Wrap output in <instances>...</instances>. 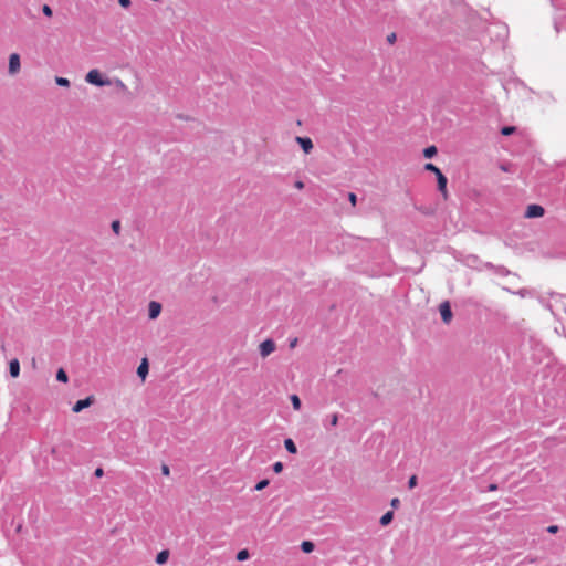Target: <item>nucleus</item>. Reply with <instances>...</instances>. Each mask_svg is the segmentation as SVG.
<instances>
[{
	"mask_svg": "<svg viewBox=\"0 0 566 566\" xmlns=\"http://www.w3.org/2000/svg\"><path fill=\"white\" fill-rule=\"evenodd\" d=\"M85 81L92 85L99 87L108 86L112 83L111 80L104 78L97 69L88 71V73L85 76Z\"/></svg>",
	"mask_w": 566,
	"mask_h": 566,
	"instance_id": "f257e3e1",
	"label": "nucleus"
},
{
	"mask_svg": "<svg viewBox=\"0 0 566 566\" xmlns=\"http://www.w3.org/2000/svg\"><path fill=\"white\" fill-rule=\"evenodd\" d=\"M276 349L275 342L271 338L263 340L259 345V353L262 358H266Z\"/></svg>",
	"mask_w": 566,
	"mask_h": 566,
	"instance_id": "f03ea898",
	"label": "nucleus"
},
{
	"mask_svg": "<svg viewBox=\"0 0 566 566\" xmlns=\"http://www.w3.org/2000/svg\"><path fill=\"white\" fill-rule=\"evenodd\" d=\"M21 69V62H20V55L18 53H12L9 56V65H8V72L10 75H15L20 72Z\"/></svg>",
	"mask_w": 566,
	"mask_h": 566,
	"instance_id": "7ed1b4c3",
	"label": "nucleus"
},
{
	"mask_svg": "<svg viewBox=\"0 0 566 566\" xmlns=\"http://www.w3.org/2000/svg\"><path fill=\"white\" fill-rule=\"evenodd\" d=\"M439 311H440L442 321L446 324H449L452 319V311H451L450 303L448 301L442 302L439 306Z\"/></svg>",
	"mask_w": 566,
	"mask_h": 566,
	"instance_id": "20e7f679",
	"label": "nucleus"
},
{
	"mask_svg": "<svg viewBox=\"0 0 566 566\" xmlns=\"http://www.w3.org/2000/svg\"><path fill=\"white\" fill-rule=\"evenodd\" d=\"M544 208L539 205H530L527 206L526 208V211H525V217L526 218H539V217H543L544 216Z\"/></svg>",
	"mask_w": 566,
	"mask_h": 566,
	"instance_id": "39448f33",
	"label": "nucleus"
},
{
	"mask_svg": "<svg viewBox=\"0 0 566 566\" xmlns=\"http://www.w3.org/2000/svg\"><path fill=\"white\" fill-rule=\"evenodd\" d=\"M94 401V398L92 396L90 397H86L85 399H81V400H77L73 407H72V411L77 413V412H81L83 409L90 407Z\"/></svg>",
	"mask_w": 566,
	"mask_h": 566,
	"instance_id": "423d86ee",
	"label": "nucleus"
},
{
	"mask_svg": "<svg viewBox=\"0 0 566 566\" xmlns=\"http://www.w3.org/2000/svg\"><path fill=\"white\" fill-rule=\"evenodd\" d=\"M161 304L157 301H151L148 304V317L150 319H156L161 313Z\"/></svg>",
	"mask_w": 566,
	"mask_h": 566,
	"instance_id": "0eeeda50",
	"label": "nucleus"
},
{
	"mask_svg": "<svg viewBox=\"0 0 566 566\" xmlns=\"http://www.w3.org/2000/svg\"><path fill=\"white\" fill-rule=\"evenodd\" d=\"M295 140L301 146L305 154H310L311 150L313 149V142L310 137L297 136Z\"/></svg>",
	"mask_w": 566,
	"mask_h": 566,
	"instance_id": "6e6552de",
	"label": "nucleus"
},
{
	"mask_svg": "<svg viewBox=\"0 0 566 566\" xmlns=\"http://www.w3.org/2000/svg\"><path fill=\"white\" fill-rule=\"evenodd\" d=\"M149 371V364L147 358H143L138 368H137V375L142 378L144 381L148 375Z\"/></svg>",
	"mask_w": 566,
	"mask_h": 566,
	"instance_id": "1a4fd4ad",
	"label": "nucleus"
},
{
	"mask_svg": "<svg viewBox=\"0 0 566 566\" xmlns=\"http://www.w3.org/2000/svg\"><path fill=\"white\" fill-rule=\"evenodd\" d=\"M339 415L338 413H332L326 418V421L323 422V426L326 430H329L331 427H336L338 424Z\"/></svg>",
	"mask_w": 566,
	"mask_h": 566,
	"instance_id": "9d476101",
	"label": "nucleus"
},
{
	"mask_svg": "<svg viewBox=\"0 0 566 566\" xmlns=\"http://www.w3.org/2000/svg\"><path fill=\"white\" fill-rule=\"evenodd\" d=\"M9 371L13 378H17L20 375V363L17 358L10 360Z\"/></svg>",
	"mask_w": 566,
	"mask_h": 566,
	"instance_id": "9b49d317",
	"label": "nucleus"
},
{
	"mask_svg": "<svg viewBox=\"0 0 566 566\" xmlns=\"http://www.w3.org/2000/svg\"><path fill=\"white\" fill-rule=\"evenodd\" d=\"M437 180H438V189L439 191L446 196L447 195V178L446 176L441 172L439 175H437Z\"/></svg>",
	"mask_w": 566,
	"mask_h": 566,
	"instance_id": "f8f14e48",
	"label": "nucleus"
},
{
	"mask_svg": "<svg viewBox=\"0 0 566 566\" xmlns=\"http://www.w3.org/2000/svg\"><path fill=\"white\" fill-rule=\"evenodd\" d=\"M168 558H169V551L164 549L157 554L156 563L159 565H163L168 560Z\"/></svg>",
	"mask_w": 566,
	"mask_h": 566,
	"instance_id": "ddd939ff",
	"label": "nucleus"
},
{
	"mask_svg": "<svg viewBox=\"0 0 566 566\" xmlns=\"http://www.w3.org/2000/svg\"><path fill=\"white\" fill-rule=\"evenodd\" d=\"M284 447L287 450V452L295 454L297 452L296 444L291 438H287L284 440Z\"/></svg>",
	"mask_w": 566,
	"mask_h": 566,
	"instance_id": "4468645a",
	"label": "nucleus"
},
{
	"mask_svg": "<svg viewBox=\"0 0 566 566\" xmlns=\"http://www.w3.org/2000/svg\"><path fill=\"white\" fill-rule=\"evenodd\" d=\"M392 517H394V513L391 511L385 513L381 517H380V524L382 526H386L388 525L391 521H392Z\"/></svg>",
	"mask_w": 566,
	"mask_h": 566,
	"instance_id": "2eb2a0df",
	"label": "nucleus"
},
{
	"mask_svg": "<svg viewBox=\"0 0 566 566\" xmlns=\"http://www.w3.org/2000/svg\"><path fill=\"white\" fill-rule=\"evenodd\" d=\"M301 548L304 553H311L314 551V544L310 541H304L301 544Z\"/></svg>",
	"mask_w": 566,
	"mask_h": 566,
	"instance_id": "dca6fc26",
	"label": "nucleus"
},
{
	"mask_svg": "<svg viewBox=\"0 0 566 566\" xmlns=\"http://www.w3.org/2000/svg\"><path fill=\"white\" fill-rule=\"evenodd\" d=\"M56 379L61 382H67L69 381V377H67V374L65 373V370L63 368H60L56 373Z\"/></svg>",
	"mask_w": 566,
	"mask_h": 566,
	"instance_id": "f3484780",
	"label": "nucleus"
},
{
	"mask_svg": "<svg viewBox=\"0 0 566 566\" xmlns=\"http://www.w3.org/2000/svg\"><path fill=\"white\" fill-rule=\"evenodd\" d=\"M290 399H291V402H292L293 408H294L295 410H300V409H301V406H302L300 397H298L297 395H292V396L290 397Z\"/></svg>",
	"mask_w": 566,
	"mask_h": 566,
	"instance_id": "a211bd4d",
	"label": "nucleus"
},
{
	"mask_svg": "<svg viewBox=\"0 0 566 566\" xmlns=\"http://www.w3.org/2000/svg\"><path fill=\"white\" fill-rule=\"evenodd\" d=\"M249 556H250V554H249L248 549H241L237 554V560L244 562L249 558Z\"/></svg>",
	"mask_w": 566,
	"mask_h": 566,
	"instance_id": "6ab92c4d",
	"label": "nucleus"
},
{
	"mask_svg": "<svg viewBox=\"0 0 566 566\" xmlns=\"http://www.w3.org/2000/svg\"><path fill=\"white\" fill-rule=\"evenodd\" d=\"M436 154H437V148L434 146L427 147L423 150V155L426 158H431Z\"/></svg>",
	"mask_w": 566,
	"mask_h": 566,
	"instance_id": "aec40b11",
	"label": "nucleus"
},
{
	"mask_svg": "<svg viewBox=\"0 0 566 566\" xmlns=\"http://www.w3.org/2000/svg\"><path fill=\"white\" fill-rule=\"evenodd\" d=\"M424 169L433 172L436 176L441 174V170L431 163L426 164Z\"/></svg>",
	"mask_w": 566,
	"mask_h": 566,
	"instance_id": "412c9836",
	"label": "nucleus"
},
{
	"mask_svg": "<svg viewBox=\"0 0 566 566\" xmlns=\"http://www.w3.org/2000/svg\"><path fill=\"white\" fill-rule=\"evenodd\" d=\"M112 227V230L113 232L116 234V235H119L120 233V221L119 220H114L111 224Z\"/></svg>",
	"mask_w": 566,
	"mask_h": 566,
	"instance_id": "4be33fe9",
	"label": "nucleus"
},
{
	"mask_svg": "<svg viewBox=\"0 0 566 566\" xmlns=\"http://www.w3.org/2000/svg\"><path fill=\"white\" fill-rule=\"evenodd\" d=\"M55 83L59 85V86H63V87H69L70 86V81L65 77H55Z\"/></svg>",
	"mask_w": 566,
	"mask_h": 566,
	"instance_id": "5701e85b",
	"label": "nucleus"
},
{
	"mask_svg": "<svg viewBox=\"0 0 566 566\" xmlns=\"http://www.w3.org/2000/svg\"><path fill=\"white\" fill-rule=\"evenodd\" d=\"M268 485H269V480L264 479V480L259 481V482L255 484L254 490H255V491H262V490H263V489H265Z\"/></svg>",
	"mask_w": 566,
	"mask_h": 566,
	"instance_id": "b1692460",
	"label": "nucleus"
},
{
	"mask_svg": "<svg viewBox=\"0 0 566 566\" xmlns=\"http://www.w3.org/2000/svg\"><path fill=\"white\" fill-rule=\"evenodd\" d=\"M515 130V127L513 126H505L502 128L501 133L504 136L511 135Z\"/></svg>",
	"mask_w": 566,
	"mask_h": 566,
	"instance_id": "393cba45",
	"label": "nucleus"
},
{
	"mask_svg": "<svg viewBox=\"0 0 566 566\" xmlns=\"http://www.w3.org/2000/svg\"><path fill=\"white\" fill-rule=\"evenodd\" d=\"M42 12H43L44 15H46L49 18L52 17V14H53L51 7L48 6V4H44L42 7Z\"/></svg>",
	"mask_w": 566,
	"mask_h": 566,
	"instance_id": "a878e982",
	"label": "nucleus"
},
{
	"mask_svg": "<svg viewBox=\"0 0 566 566\" xmlns=\"http://www.w3.org/2000/svg\"><path fill=\"white\" fill-rule=\"evenodd\" d=\"M416 485H417V476L411 475L408 481V486H409V489H413V488H416Z\"/></svg>",
	"mask_w": 566,
	"mask_h": 566,
	"instance_id": "bb28decb",
	"label": "nucleus"
},
{
	"mask_svg": "<svg viewBox=\"0 0 566 566\" xmlns=\"http://www.w3.org/2000/svg\"><path fill=\"white\" fill-rule=\"evenodd\" d=\"M115 85L122 90V91H126L127 90V86L124 84V82L119 78H116L115 80Z\"/></svg>",
	"mask_w": 566,
	"mask_h": 566,
	"instance_id": "cd10ccee",
	"label": "nucleus"
},
{
	"mask_svg": "<svg viewBox=\"0 0 566 566\" xmlns=\"http://www.w3.org/2000/svg\"><path fill=\"white\" fill-rule=\"evenodd\" d=\"M282 470H283V464H282V462H275V463L273 464V471H274L275 473H281V472H282Z\"/></svg>",
	"mask_w": 566,
	"mask_h": 566,
	"instance_id": "c85d7f7f",
	"label": "nucleus"
},
{
	"mask_svg": "<svg viewBox=\"0 0 566 566\" xmlns=\"http://www.w3.org/2000/svg\"><path fill=\"white\" fill-rule=\"evenodd\" d=\"M396 39H397L396 33H390L387 35V42L389 44H394L396 42Z\"/></svg>",
	"mask_w": 566,
	"mask_h": 566,
	"instance_id": "c756f323",
	"label": "nucleus"
},
{
	"mask_svg": "<svg viewBox=\"0 0 566 566\" xmlns=\"http://www.w3.org/2000/svg\"><path fill=\"white\" fill-rule=\"evenodd\" d=\"M118 3H119L123 8L127 9V8H129V7H130L132 1H130V0H118Z\"/></svg>",
	"mask_w": 566,
	"mask_h": 566,
	"instance_id": "7c9ffc66",
	"label": "nucleus"
},
{
	"mask_svg": "<svg viewBox=\"0 0 566 566\" xmlns=\"http://www.w3.org/2000/svg\"><path fill=\"white\" fill-rule=\"evenodd\" d=\"M297 343H298V339H297L296 337L291 338V339L289 340V346H290V348H291V349L295 348V347L297 346Z\"/></svg>",
	"mask_w": 566,
	"mask_h": 566,
	"instance_id": "2f4dec72",
	"label": "nucleus"
},
{
	"mask_svg": "<svg viewBox=\"0 0 566 566\" xmlns=\"http://www.w3.org/2000/svg\"><path fill=\"white\" fill-rule=\"evenodd\" d=\"M547 532L551 533V534H555L558 532V526L557 525H549L547 527Z\"/></svg>",
	"mask_w": 566,
	"mask_h": 566,
	"instance_id": "473e14b6",
	"label": "nucleus"
},
{
	"mask_svg": "<svg viewBox=\"0 0 566 566\" xmlns=\"http://www.w3.org/2000/svg\"><path fill=\"white\" fill-rule=\"evenodd\" d=\"M161 473H163L164 475H169L170 470H169V467H168L167 464H163V465H161Z\"/></svg>",
	"mask_w": 566,
	"mask_h": 566,
	"instance_id": "72a5a7b5",
	"label": "nucleus"
},
{
	"mask_svg": "<svg viewBox=\"0 0 566 566\" xmlns=\"http://www.w3.org/2000/svg\"><path fill=\"white\" fill-rule=\"evenodd\" d=\"M348 198H349V201L352 202V205H356V201H357V197L354 192H350L348 195Z\"/></svg>",
	"mask_w": 566,
	"mask_h": 566,
	"instance_id": "f704fd0d",
	"label": "nucleus"
},
{
	"mask_svg": "<svg viewBox=\"0 0 566 566\" xmlns=\"http://www.w3.org/2000/svg\"><path fill=\"white\" fill-rule=\"evenodd\" d=\"M399 504H400V501L398 497L392 499L390 502V505L395 509H397L399 506Z\"/></svg>",
	"mask_w": 566,
	"mask_h": 566,
	"instance_id": "c9c22d12",
	"label": "nucleus"
},
{
	"mask_svg": "<svg viewBox=\"0 0 566 566\" xmlns=\"http://www.w3.org/2000/svg\"><path fill=\"white\" fill-rule=\"evenodd\" d=\"M294 186L296 189L302 190L304 188V182L301 180H297V181H295Z\"/></svg>",
	"mask_w": 566,
	"mask_h": 566,
	"instance_id": "e433bc0d",
	"label": "nucleus"
},
{
	"mask_svg": "<svg viewBox=\"0 0 566 566\" xmlns=\"http://www.w3.org/2000/svg\"><path fill=\"white\" fill-rule=\"evenodd\" d=\"M94 474H95V476H97V478H102V476H103V474H104V471H103V469H102V468H97V469L95 470Z\"/></svg>",
	"mask_w": 566,
	"mask_h": 566,
	"instance_id": "4c0bfd02",
	"label": "nucleus"
},
{
	"mask_svg": "<svg viewBox=\"0 0 566 566\" xmlns=\"http://www.w3.org/2000/svg\"><path fill=\"white\" fill-rule=\"evenodd\" d=\"M497 490V485L496 484H490L489 485V491H495Z\"/></svg>",
	"mask_w": 566,
	"mask_h": 566,
	"instance_id": "58836bf2",
	"label": "nucleus"
}]
</instances>
